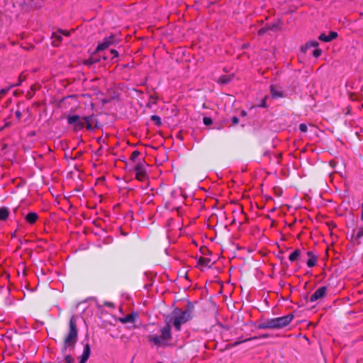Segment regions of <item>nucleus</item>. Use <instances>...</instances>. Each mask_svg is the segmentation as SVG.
<instances>
[{"label":"nucleus","mask_w":363,"mask_h":363,"mask_svg":"<svg viewBox=\"0 0 363 363\" xmlns=\"http://www.w3.org/2000/svg\"><path fill=\"white\" fill-rule=\"evenodd\" d=\"M192 318V310L190 306L182 311L179 308L173 310L172 314L167 317L165 321L166 325L160 330V335H149V340L153 342L156 346H165L172 339L171 326L172 323L177 331H180L182 325L187 323Z\"/></svg>","instance_id":"nucleus-1"},{"label":"nucleus","mask_w":363,"mask_h":363,"mask_svg":"<svg viewBox=\"0 0 363 363\" xmlns=\"http://www.w3.org/2000/svg\"><path fill=\"white\" fill-rule=\"evenodd\" d=\"M67 123L72 126L74 132H79L84 128L89 131L98 128V121L94 115L81 117L78 115H69L67 117Z\"/></svg>","instance_id":"nucleus-2"},{"label":"nucleus","mask_w":363,"mask_h":363,"mask_svg":"<svg viewBox=\"0 0 363 363\" xmlns=\"http://www.w3.org/2000/svg\"><path fill=\"white\" fill-rule=\"evenodd\" d=\"M294 315L289 313L286 315L267 319L259 323L257 325V329H281L291 323L294 319Z\"/></svg>","instance_id":"nucleus-3"},{"label":"nucleus","mask_w":363,"mask_h":363,"mask_svg":"<svg viewBox=\"0 0 363 363\" xmlns=\"http://www.w3.org/2000/svg\"><path fill=\"white\" fill-rule=\"evenodd\" d=\"M69 325V330L64 340V347L62 349L64 353H65L68 349L71 350L74 347L78 337L77 321L74 316L71 317Z\"/></svg>","instance_id":"nucleus-4"},{"label":"nucleus","mask_w":363,"mask_h":363,"mask_svg":"<svg viewBox=\"0 0 363 363\" xmlns=\"http://www.w3.org/2000/svg\"><path fill=\"white\" fill-rule=\"evenodd\" d=\"M116 43V37L113 35H111L107 38H105L101 43H99L96 48V52H99L103 51L108 48L110 45Z\"/></svg>","instance_id":"nucleus-5"},{"label":"nucleus","mask_w":363,"mask_h":363,"mask_svg":"<svg viewBox=\"0 0 363 363\" xmlns=\"http://www.w3.org/2000/svg\"><path fill=\"white\" fill-rule=\"evenodd\" d=\"M134 170L135 172L136 179L139 181L143 182L147 178L145 168L142 163L136 164Z\"/></svg>","instance_id":"nucleus-6"},{"label":"nucleus","mask_w":363,"mask_h":363,"mask_svg":"<svg viewBox=\"0 0 363 363\" xmlns=\"http://www.w3.org/2000/svg\"><path fill=\"white\" fill-rule=\"evenodd\" d=\"M328 291L327 286H320L315 290V291L311 296L310 301L315 302L322 298H323Z\"/></svg>","instance_id":"nucleus-7"},{"label":"nucleus","mask_w":363,"mask_h":363,"mask_svg":"<svg viewBox=\"0 0 363 363\" xmlns=\"http://www.w3.org/2000/svg\"><path fill=\"white\" fill-rule=\"evenodd\" d=\"M337 37V33L335 31H330L328 35L322 33L319 35L318 39L323 42H330Z\"/></svg>","instance_id":"nucleus-8"},{"label":"nucleus","mask_w":363,"mask_h":363,"mask_svg":"<svg viewBox=\"0 0 363 363\" xmlns=\"http://www.w3.org/2000/svg\"><path fill=\"white\" fill-rule=\"evenodd\" d=\"M91 353V348L89 344H86L84 347L83 353L80 357L79 363H85L89 359Z\"/></svg>","instance_id":"nucleus-9"},{"label":"nucleus","mask_w":363,"mask_h":363,"mask_svg":"<svg viewBox=\"0 0 363 363\" xmlns=\"http://www.w3.org/2000/svg\"><path fill=\"white\" fill-rule=\"evenodd\" d=\"M138 317V314L137 313H132L130 314L126 315L123 318H121L119 319V320L122 323H133Z\"/></svg>","instance_id":"nucleus-10"},{"label":"nucleus","mask_w":363,"mask_h":363,"mask_svg":"<svg viewBox=\"0 0 363 363\" xmlns=\"http://www.w3.org/2000/svg\"><path fill=\"white\" fill-rule=\"evenodd\" d=\"M270 89H271V94H272V97L277 99V98H281L284 96V94H283L281 89L280 88L277 87V86L272 85L270 86Z\"/></svg>","instance_id":"nucleus-11"},{"label":"nucleus","mask_w":363,"mask_h":363,"mask_svg":"<svg viewBox=\"0 0 363 363\" xmlns=\"http://www.w3.org/2000/svg\"><path fill=\"white\" fill-rule=\"evenodd\" d=\"M308 256L309 257L308 260L307 261V266L310 268L314 267L317 264V257L313 254V252L309 251L307 252Z\"/></svg>","instance_id":"nucleus-12"},{"label":"nucleus","mask_w":363,"mask_h":363,"mask_svg":"<svg viewBox=\"0 0 363 363\" xmlns=\"http://www.w3.org/2000/svg\"><path fill=\"white\" fill-rule=\"evenodd\" d=\"M38 219V215L35 212L28 213L25 217V220L27 223L32 225L34 224Z\"/></svg>","instance_id":"nucleus-13"},{"label":"nucleus","mask_w":363,"mask_h":363,"mask_svg":"<svg viewBox=\"0 0 363 363\" xmlns=\"http://www.w3.org/2000/svg\"><path fill=\"white\" fill-rule=\"evenodd\" d=\"M53 40H52V45L54 46H58L60 42L62 40V33H60L59 30L56 33H54L52 36Z\"/></svg>","instance_id":"nucleus-14"},{"label":"nucleus","mask_w":363,"mask_h":363,"mask_svg":"<svg viewBox=\"0 0 363 363\" xmlns=\"http://www.w3.org/2000/svg\"><path fill=\"white\" fill-rule=\"evenodd\" d=\"M9 210L7 207H1L0 208V220H6L9 216Z\"/></svg>","instance_id":"nucleus-15"},{"label":"nucleus","mask_w":363,"mask_h":363,"mask_svg":"<svg viewBox=\"0 0 363 363\" xmlns=\"http://www.w3.org/2000/svg\"><path fill=\"white\" fill-rule=\"evenodd\" d=\"M269 335L268 334H263L262 335H260L259 337H250V338H247V339H245V340H241V341H238V342H235L234 343V345H238V344L241 343V342H247V341H250V340H256V339H258V338H267L269 337Z\"/></svg>","instance_id":"nucleus-16"},{"label":"nucleus","mask_w":363,"mask_h":363,"mask_svg":"<svg viewBox=\"0 0 363 363\" xmlns=\"http://www.w3.org/2000/svg\"><path fill=\"white\" fill-rule=\"evenodd\" d=\"M300 250H294L292 253L290 254L289 257V259L290 262H294L296 261L298 257L300 256Z\"/></svg>","instance_id":"nucleus-17"},{"label":"nucleus","mask_w":363,"mask_h":363,"mask_svg":"<svg viewBox=\"0 0 363 363\" xmlns=\"http://www.w3.org/2000/svg\"><path fill=\"white\" fill-rule=\"evenodd\" d=\"M210 262H211L210 259L201 257L199 258L198 263L199 265H201L202 267H209Z\"/></svg>","instance_id":"nucleus-18"},{"label":"nucleus","mask_w":363,"mask_h":363,"mask_svg":"<svg viewBox=\"0 0 363 363\" xmlns=\"http://www.w3.org/2000/svg\"><path fill=\"white\" fill-rule=\"evenodd\" d=\"M26 79V77L23 74V73H21L20 75H19V77H18V81L17 83L16 84H11V87L13 88V87H16V86H20L21 84V83L25 81Z\"/></svg>","instance_id":"nucleus-19"},{"label":"nucleus","mask_w":363,"mask_h":363,"mask_svg":"<svg viewBox=\"0 0 363 363\" xmlns=\"http://www.w3.org/2000/svg\"><path fill=\"white\" fill-rule=\"evenodd\" d=\"M230 81V77L226 75L220 77L218 82L223 84H228Z\"/></svg>","instance_id":"nucleus-20"},{"label":"nucleus","mask_w":363,"mask_h":363,"mask_svg":"<svg viewBox=\"0 0 363 363\" xmlns=\"http://www.w3.org/2000/svg\"><path fill=\"white\" fill-rule=\"evenodd\" d=\"M267 26L269 28V30H277L280 27V25H279V23L277 22V23H272L270 25H267Z\"/></svg>","instance_id":"nucleus-21"},{"label":"nucleus","mask_w":363,"mask_h":363,"mask_svg":"<svg viewBox=\"0 0 363 363\" xmlns=\"http://www.w3.org/2000/svg\"><path fill=\"white\" fill-rule=\"evenodd\" d=\"M318 46V43L317 41H310L307 43L305 45V48L308 49L309 48H317Z\"/></svg>","instance_id":"nucleus-22"},{"label":"nucleus","mask_w":363,"mask_h":363,"mask_svg":"<svg viewBox=\"0 0 363 363\" xmlns=\"http://www.w3.org/2000/svg\"><path fill=\"white\" fill-rule=\"evenodd\" d=\"M151 120L155 122L156 125H160L161 124V119L158 116L153 115L151 116Z\"/></svg>","instance_id":"nucleus-23"},{"label":"nucleus","mask_w":363,"mask_h":363,"mask_svg":"<svg viewBox=\"0 0 363 363\" xmlns=\"http://www.w3.org/2000/svg\"><path fill=\"white\" fill-rule=\"evenodd\" d=\"M140 155V152L138 150H135L131 153L130 160L133 162L136 160Z\"/></svg>","instance_id":"nucleus-24"},{"label":"nucleus","mask_w":363,"mask_h":363,"mask_svg":"<svg viewBox=\"0 0 363 363\" xmlns=\"http://www.w3.org/2000/svg\"><path fill=\"white\" fill-rule=\"evenodd\" d=\"M65 363H74V358L69 354H66V352L65 353Z\"/></svg>","instance_id":"nucleus-25"},{"label":"nucleus","mask_w":363,"mask_h":363,"mask_svg":"<svg viewBox=\"0 0 363 363\" xmlns=\"http://www.w3.org/2000/svg\"><path fill=\"white\" fill-rule=\"evenodd\" d=\"M203 121L206 125H209L212 124V123H213L212 119L209 117H204L203 119Z\"/></svg>","instance_id":"nucleus-26"},{"label":"nucleus","mask_w":363,"mask_h":363,"mask_svg":"<svg viewBox=\"0 0 363 363\" xmlns=\"http://www.w3.org/2000/svg\"><path fill=\"white\" fill-rule=\"evenodd\" d=\"M299 130L302 133H306L308 130V127L305 123H301L299 125Z\"/></svg>","instance_id":"nucleus-27"},{"label":"nucleus","mask_w":363,"mask_h":363,"mask_svg":"<svg viewBox=\"0 0 363 363\" xmlns=\"http://www.w3.org/2000/svg\"><path fill=\"white\" fill-rule=\"evenodd\" d=\"M267 30H269V28L268 27L266 26L264 28H262L261 29L259 30L258 31V35H264Z\"/></svg>","instance_id":"nucleus-28"},{"label":"nucleus","mask_w":363,"mask_h":363,"mask_svg":"<svg viewBox=\"0 0 363 363\" xmlns=\"http://www.w3.org/2000/svg\"><path fill=\"white\" fill-rule=\"evenodd\" d=\"M12 87L11 85L6 89H2L0 90V96H4Z\"/></svg>","instance_id":"nucleus-29"},{"label":"nucleus","mask_w":363,"mask_h":363,"mask_svg":"<svg viewBox=\"0 0 363 363\" xmlns=\"http://www.w3.org/2000/svg\"><path fill=\"white\" fill-rule=\"evenodd\" d=\"M322 53V51L320 49H315L314 51L313 52V55L315 57H318Z\"/></svg>","instance_id":"nucleus-30"},{"label":"nucleus","mask_w":363,"mask_h":363,"mask_svg":"<svg viewBox=\"0 0 363 363\" xmlns=\"http://www.w3.org/2000/svg\"><path fill=\"white\" fill-rule=\"evenodd\" d=\"M356 236L357 238H361L363 237V227H361L358 229Z\"/></svg>","instance_id":"nucleus-31"},{"label":"nucleus","mask_w":363,"mask_h":363,"mask_svg":"<svg viewBox=\"0 0 363 363\" xmlns=\"http://www.w3.org/2000/svg\"><path fill=\"white\" fill-rule=\"evenodd\" d=\"M94 62H95V61L94 60H92L91 58H90V59L85 60L84 64L87 65H91Z\"/></svg>","instance_id":"nucleus-32"},{"label":"nucleus","mask_w":363,"mask_h":363,"mask_svg":"<svg viewBox=\"0 0 363 363\" xmlns=\"http://www.w3.org/2000/svg\"><path fill=\"white\" fill-rule=\"evenodd\" d=\"M59 31L60 33H62V36L63 35H65V36H69V35H70V31H68V30H59Z\"/></svg>","instance_id":"nucleus-33"},{"label":"nucleus","mask_w":363,"mask_h":363,"mask_svg":"<svg viewBox=\"0 0 363 363\" xmlns=\"http://www.w3.org/2000/svg\"><path fill=\"white\" fill-rule=\"evenodd\" d=\"M238 122H239V119H238V118L237 116H233L232 118V123H233V124L236 125V124L238 123Z\"/></svg>","instance_id":"nucleus-34"},{"label":"nucleus","mask_w":363,"mask_h":363,"mask_svg":"<svg viewBox=\"0 0 363 363\" xmlns=\"http://www.w3.org/2000/svg\"><path fill=\"white\" fill-rule=\"evenodd\" d=\"M111 53L113 55V57H117L118 56V52L116 50H111Z\"/></svg>","instance_id":"nucleus-35"},{"label":"nucleus","mask_w":363,"mask_h":363,"mask_svg":"<svg viewBox=\"0 0 363 363\" xmlns=\"http://www.w3.org/2000/svg\"><path fill=\"white\" fill-rule=\"evenodd\" d=\"M259 107H262V108H264L267 106V104H266V98L262 99V101H261L260 104L259 105Z\"/></svg>","instance_id":"nucleus-36"},{"label":"nucleus","mask_w":363,"mask_h":363,"mask_svg":"<svg viewBox=\"0 0 363 363\" xmlns=\"http://www.w3.org/2000/svg\"><path fill=\"white\" fill-rule=\"evenodd\" d=\"M16 116L18 119L21 118V113L19 111H17L16 112Z\"/></svg>","instance_id":"nucleus-37"},{"label":"nucleus","mask_w":363,"mask_h":363,"mask_svg":"<svg viewBox=\"0 0 363 363\" xmlns=\"http://www.w3.org/2000/svg\"><path fill=\"white\" fill-rule=\"evenodd\" d=\"M101 147L98 150H96V155H101Z\"/></svg>","instance_id":"nucleus-38"},{"label":"nucleus","mask_w":363,"mask_h":363,"mask_svg":"<svg viewBox=\"0 0 363 363\" xmlns=\"http://www.w3.org/2000/svg\"><path fill=\"white\" fill-rule=\"evenodd\" d=\"M5 277H6V279H9L10 275L9 274H6Z\"/></svg>","instance_id":"nucleus-39"},{"label":"nucleus","mask_w":363,"mask_h":363,"mask_svg":"<svg viewBox=\"0 0 363 363\" xmlns=\"http://www.w3.org/2000/svg\"><path fill=\"white\" fill-rule=\"evenodd\" d=\"M361 219L363 220V209L362 208Z\"/></svg>","instance_id":"nucleus-40"},{"label":"nucleus","mask_w":363,"mask_h":363,"mask_svg":"<svg viewBox=\"0 0 363 363\" xmlns=\"http://www.w3.org/2000/svg\"><path fill=\"white\" fill-rule=\"evenodd\" d=\"M242 115H244V116H245V115H246V113H245V111H242Z\"/></svg>","instance_id":"nucleus-41"},{"label":"nucleus","mask_w":363,"mask_h":363,"mask_svg":"<svg viewBox=\"0 0 363 363\" xmlns=\"http://www.w3.org/2000/svg\"><path fill=\"white\" fill-rule=\"evenodd\" d=\"M98 142H101V138H99L98 139Z\"/></svg>","instance_id":"nucleus-42"},{"label":"nucleus","mask_w":363,"mask_h":363,"mask_svg":"<svg viewBox=\"0 0 363 363\" xmlns=\"http://www.w3.org/2000/svg\"><path fill=\"white\" fill-rule=\"evenodd\" d=\"M362 208L363 209V203H362Z\"/></svg>","instance_id":"nucleus-43"}]
</instances>
